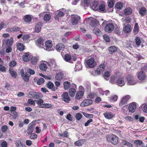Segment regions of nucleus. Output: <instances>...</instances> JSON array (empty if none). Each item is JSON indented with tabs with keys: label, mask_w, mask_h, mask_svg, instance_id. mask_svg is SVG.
Masks as SVG:
<instances>
[{
	"label": "nucleus",
	"mask_w": 147,
	"mask_h": 147,
	"mask_svg": "<svg viewBox=\"0 0 147 147\" xmlns=\"http://www.w3.org/2000/svg\"><path fill=\"white\" fill-rule=\"evenodd\" d=\"M107 140L108 142H111L114 145L117 144L118 138L114 135L108 136L107 138Z\"/></svg>",
	"instance_id": "1"
},
{
	"label": "nucleus",
	"mask_w": 147,
	"mask_h": 147,
	"mask_svg": "<svg viewBox=\"0 0 147 147\" xmlns=\"http://www.w3.org/2000/svg\"><path fill=\"white\" fill-rule=\"evenodd\" d=\"M127 84L129 85H134L137 83V81L134 79L132 75H129L126 78Z\"/></svg>",
	"instance_id": "2"
},
{
	"label": "nucleus",
	"mask_w": 147,
	"mask_h": 147,
	"mask_svg": "<svg viewBox=\"0 0 147 147\" xmlns=\"http://www.w3.org/2000/svg\"><path fill=\"white\" fill-rule=\"evenodd\" d=\"M29 93L32 96L33 98L38 99H41L42 97V94L38 92L30 91Z\"/></svg>",
	"instance_id": "3"
},
{
	"label": "nucleus",
	"mask_w": 147,
	"mask_h": 147,
	"mask_svg": "<svg viewBox=\"0 0 147 147\" xmlns=\"http://www.w3.org/2000/svg\"><path fill=\"white\" fill-rule=\"evenodd\" d=\"M86 64L90 68H92L96 65V63L95 61V59L93 58H90L86 61Z\"/></svg>",
	"instance_id": "4"
},
{
	"label": "nucleus",
	"mask_w": 147,
	"mask_h": 147,
	"mask_svg": "<svg viewBox=\"0 0 147 147\" xmlns=\"http://www.w3.org/2000/svg\"><path fill=\"white\" fill-rule=\"evenodd\" d=\"M130 98V96L129 95H127L123 97L120 102L119 103V105L120 106L125 105L127 103L128 100Z\"/></svg>",
	"instance_id": "5"
},
{
	"label": "nucleus",
	"mask_w": 147,
	"mask_h": 147,
	"mask_svg": "<svg viewBox=\"0 0 147 147\" xmlns=\"http://www.w3.org/2000/svg\"><path fill=\"white\" fill-rule=\"evenodd\" d=\"M126 83L124 78L123 77H119L116 81L117 84L119 86H124Z\"/></svg>",
	"instance_id": "6"
},
{
	"label": "nucleus",
	"mask_w": 147,
	"mask_h": 147,
	"mask_svg": "<svg viewBox=\"0 0 147 147\" xmlns=\"http://www.w3.org/2000/svg\"><path fill=\"white\" fill-rule=\"evenodd\" d=\"M80 17L77 15H74L72 16L71 22L73 25H76L78 23V21L80 20Z\"/></svg>",
	"instance_id": "7"
},
{
	"label": "nucleus",
	"mask_w": 147,
	"mask_h": 147,
	"mask_svg": "<svg viewBox=\"0 0 147 147\" xmlns=\"http://www.w3.org/2000/svg\"><path fill=\"white\" fill-rule=\"evenodd\" d=\"M137 75L138 79L140 81L145 80L147 77L146 74L142 71L139 72Z\"/></svg>",
	"instance_id": "8"
},
{
	"label": "nucleus",
	"mask_w": 147,
	"mask_h": 147,
	"mask_svg": "<svg viewBox=\"0 0 147 147\" xmlns=\"http://www.w3.org/2000/svg\"><path fill=\"white\" fill-rule=\"evenodd\" d=\"M114 29L113 25L111 23L107 24L104 28L105 30L107 32H111Z\"/></svg>",
	"instance_id": "9"
},
{
	"label": "nucleus",
	"mask_w": 147,
	"mask_h": 147,
	"mask_svg": "<svg viewBox=\"0 0 147 147\" xmlns=\"http://www.w3.org/2000/svg\"><path fill=\"white\" fill-rule=\"evenodd\" d=\"M92 103V100L89 99H85L80 103V106L82 107H84L91 104Z\"/></svg>",
	"instance_id": "10"
},
{
	"label": "nucleus",
	"mask_w": 147,
	"mask_h": 147,
	"mask_svg": "<svg viewBox=\"0 0 147 147\" xmlns=\"http://www.w3.org/2000/svg\"><path fill=\"white\" fill-rule=\"evenodd\" d=\"M62 98L63 100L67 103L68 102L71 100L70 97L67 92H64L63 93L62 95Z\"/></svg>",
	"instance_id": "11"
},
{
	"label": "nucleus",
	"mask_w": 147,
	"mask_h": 147,
	"mask_svg": "<svg viewBox=\"0 0 147 147\" xmlns=\"http://www.w3.org/2000/svg\"><path fill=\"white\" fill-rule=\"evenodd\" d=\"M105 66L104 64H101L99 65L96 71L98 75H99L102 73L104 70Z\"/></svg>",
	"instance_id": "12"
},
{
	"label": "nucleus",
	"mask_w": 147,
	"mask_h": 147,
	"mask_svg": "<svg viewBox=\"0 0 147 147\" xmlns=\"http://www.w3.org/2000/svg\"><path fill=\"white\" fill-rule=\"evenodd\" d=\"M43 42V39L42 38H40L36 40V45L39 47L43 48L44 46Z\"/></svg>",
	"instance_id": "13"
},
{
	"label": "nucleus",
	"mask_w": 147,
	"mask_h": 147,
	"mask_svg": "<svg viewBox=\"0 0 147 147\" xmlns=\"http://www.w3.org/2000/svg\"><path fill=\"white\" fill-rule=\"evenodd\" d=\"M84 94V91L79 90L77 92L76 94L75 98L76 99L79 100L82 98Z\"/></svg>",
	"instance_id": "14"
},
{
	"label": "nucleus",
	"mask_w": 147,
	"mask_h": 147,
	"mask_svg": "<svg viewBox=\"0 0 147 147\" xmlns=\"http://www.w3.org/2000/svg\"><path fill=\"white\" fill-rule=\"evenodd\" d=\"M136 109V105L135 102H132L129 104L128 109L129 112L133 113Z\"/></svg>",
	"instance_id": "15"
},
{
	"label": "nucleus",
	"mask_w": 147,
	"mask_h": 147,
	"mask_svg": "<svg viewBox=\"0 0 147 147\" xmlns=\"http://www.w3.org/2000/svg\"><path fill=\"white\" fill-rule=\"evenodd\" d=\"M44 13H41L39 14V16L40 17H42L44 16L43 19L46 22L49 21L51 18V15L49 14H46L44 16Z\"/></svg>",
	"instance_id": "16"
},
{
	"label": "nucleus",
	"mask_w": 147,
	"mask_h": 147,
	"mask_svg": "<svg viewBox=\"0 0 147 147\" xmlns=\"http://www.w3.org/2000/svg\"><path fill=\"white\" fill-rule=\"evenodd\" d=\"M31 55L28 52L25 53L22 56L23 60L26 62L29 61Z\"/></svg>",
	"instance_id": "17"
},
{
	"label": "nucleus",
	"mask_w": 147,
	"mask_h": 147,
	"mask_svg": "<svg viewBox=\"0 0 147 147\" xmlns=\"http://www.w3.org/2000/svg\"><path fill=\"white\" fill-rule=\"evenodd\" d=\"M34 127V123L32 122L29 125L27 130V133L28 134H30L32 133Z\"/></svg>",
	"instance_id": "18"
},
{
	"label": "nucleus",
	"mask_w": 147,
	"mask_h": 147,
	"mask_svg": "<svg viewBox=\"0 0 147 147\" xmlns=\"http://www.w3.org/2000/svg\"><path fill=\"white\" fill-rule=\"evenodd\" d=\"M13 41V38H11L9 39L4 40L3 41V44H5L8 46H10L12 45Z\"/></svg>",
	"instance_id": "19"
},
{
	"label": "nucleus",
	"mask_w": 147,
	"mask_h": 147,
	"mask_svg": "<svg viewBox=\"0 0 147 147\" xmlns=\"http://www.w3.org/2000/svg\"><path fill=\"white\" fill-rule=\"evenodd\" d=\"M42 26V23L41 22L38 23L35 27V32L37 33L39 32L41 30Z\"/></svg>",
	"instance_id": "20"
},
{
	"label": "nucleus",
	"mask_w": 147,
	"mask_h": 147,
	"mask_svg": "<svg viewBox=\"0 0 147 147\" xmlns=\"http://www.w3.org/2000/svg\"><path fill=\"white\" fill-rule=\"evenodd\" d=\"M105 117L107 119H110L115 116L114 114H113L111 112H105L103 114Z\"/></svg>",
	"instance_id": "21"
},
{
	"label": "nucleus",
	"mask_w": 147,
	"mask_h": 147,
	"mask_svg": "<svg viewBox=\"0 0 147 147\" xmlns=\"http://www.w3.org/2000/svg\"><path fill=\"white\" fill-rule=\"evenodd\" d=\"M118 78V76L117 75L112 76L111 77L109 82L113 84L116 83L117 80H117Z\"/></svg>",
	"instance_id": "22"
},
{
	"label": "nucleus",
	"mask_w": 147,
	"mask_h": 147,
	"mask_svg": "<svg viewBox=\"0 0 147 147\" xmlns=\"http://www.w3.org/2000/svg\"><path fill=\"white\" fill-rule=\"evenodd\" d=\"M64 15V13L63 11H59L56 13L55 18L57 20H58L59 18L63 17Z\"/></svg>",
	"instance_id": "23"
},
{
	"label": "nucleus",
	"mask_w": 147,
	"mask_h": 147,
	"mask_svg": "<svg viewBox=\"0 0 147 147\" xmlns=\"http://www.w3.org/2000/svg\"><path fill=\"white\" fill-rule=\"evenodd\" d=\"M131 26L130 25L128 24L125 25L123 29L124 31L126 33H128L129 32L131 31Z\"/></svg>",
	"instance_id": "24"
},
{
	"label": "nucleus",
	"mask_w": 147,
	"mask_h": 147,
	"mask_svg": "<svg viewBox=\"0 0 147 147\" xmlns=\"http://www.w3.org/2000/svg\"><path fill=\"white\" fill-rule=\"evenodd\" d=\"M139 13L142 16H145L147 13V10L145 7H142L140 9Z\"/></svg>",
	"instance_id": "25"
},
{
	"label": "nucleus",
	"mask_w": 147,
	"mask_h": 147,
	"mask_svg": "<svg viewBox=\"0 0 147 147\" xmlns=\"http://www.w3.org/2000/svg\"><path fill=\"white\" fill-rule=\"evenodd\" d=\"M47 85L49 88L51 89L53 91H55L57 89V88H53L54 84L53 83L51 82H49Z\"/></svg>",
	"instance_id": "26"
},
{
	"label": "nucleus",
	"mask_w": 147,
	"mask_h": 147,
	"mask_svg": "<svg viewBox=\"0 0 147 147\" xmlns=\"http://www.w3.org/2000/svg\"><path fill=\"white\" fill-rule=\"evenodd\" d=\"M76 92V90L75 88H71L69 90V96L71 97L74 96Z\"/></svg>",
	"instance_id": "27"
},
{
	"label": "nucleus",
	"mask_w": 147,
	"mask_h": 147,
	"mask_svg": "<svg viewBox=\"0 0 147 147\" xmlns=\"http://www.w3.org/2000/svg\"><path fill=\"white\" fill-rule=\"evenodd\" d=\"M63 74L61 72L58 73L56 74L55 77L56 79L59 80H61L63 78Z\"/></svg>",
	"instance_id": "28"
},
{
	"label": "nucleus",
	"mask_w": 147,
	"mask_h": 147,
	"mask_svg": "<svg viewBox=\"0 0 147 147\" xmlns=\"http://www.w3.org/2000/svg\"><path fill=\"white\" fill-rule=\"evenodd\" d=\"M45 45L47 50L51 48L53 46L52 42L50 40L46 41L45 42Z\"/></svg>",
	"instance_id": "29"
},
{
	"label": "nucleus",
	"mask_w": 147,
	"mask_h": 147,
	"mask_svg": "<svg viewBox=\"0 0 147 147\" xmlns=\"http://www.w3.org/2000/svg\"><path fill=\"white\" fill-rule=\"evenodd\" d=\"M93 32L96 35L98 36H100L102 34V33L101 31L99 30L97 28H94L93 30Z\"/></svg>",
	"instance_id": "30"
},
{
	"label": "nucleus",
	"mask_w": 147,
	"mask_h": 147,
	"mask_svg": "<svg viewBox=\"0 0 147 147\" xmlns=\"http://www.w3.org/2000/svg\"><path fill=\"white\" fill-rule=\"evenodd\" d=\"M47 68V65L44 63H41L39 65V69L42 71H46Z\"/></svg>",
	"instance_id": "31"
},
{
	"label": "nucleus",
	"mask_w": 147,
	"mask_h": 147,
	"mask_svg": "<svg viewBox=\"0 0 147 147\" xmlns=\"http://www.w3.org/2000/svg\"><path fill=\"white\" fill-rule=\"evenodd\" d=\"M108 50L111 54L115 53L117 51V48L115 46H113L109 47Z\"/></svg>",
	"instance_id": "32"
},
{
	"label": "nucleus",
	"mask_w": 147,
	"mask_h": 147,
	"mask_svg": "<svg viewBox=\"0 0 147 147\" xmlns=\"http://www.w3.org/2000/svg\"><path fill=\"white\" fill-rule=\"evenodd\" d=\"M65 47V46L61 43L57 44L56 46V48L58 51L63 50Z\"/></svg>",
	"instance_id": "33"
},
{
	"label": "nucleus",
	"mask_w": 147,
	"mask_h": 147,
	"mask_svg": "<svg viewBox=\"0 0 147 147\" xmlns=\"http://www.w3.org/2000/svg\"><path fill=\"white\" fill-rule=\"evenodd\" d=\"M30 76V75L27 72L25 73V74L22 77L23 78L24 80L26 82H28L29 80V78Z\"/></svg>",
	"instance_id": "34"
},
{
	"label": "nucleus",
	"mask_w": 147,
	"mask_h": 147,
	"mask_svg": "<svg viewBox=\"0 0 147 147\" xmlns=\"http://www.w3.org/2000/svg\"><path fill=\"white\" fill-rule=\"evenodd\" d=\"M17 49L20 51H22L24 49V45L20 43H18L17 45Z\"/></svg>",
	"instance_id": "35"
},
{
	"label": "nucleus",
	"mask_w": 147,
	"mask_h": 147,
	"mask_svg": "<svg viewBox=\"0 0 147 147\" xmlns=\"http://www.w3.org/2000/svg\"><path fill=\"white\" fill-rule=\"evenodd\" d=\"M63 86L64 89L67 90L71 86V84L69 82L65 81L63 83Z\"/></svg>",
	"instance_id": "36"
},
{
	"label": "nucleus",
	"mask_w": 147,
	"mask_h": 147,
	"mask_svg": "<svg viewBox=\"0 0 147 147\" xmlns=\"http://www.w3.org/2000/svg\"><path fill=\"white\" fill-rule=\"evenodd\" d=\"M132 12V9L130 7L125 8L124 11V13L126 15H128L131 14Z\"/></svg>",
	"instance_id": "37"
},
{
	"label": "nucleus",
	"mask_w": 147,
	"mask_h": 147,
	"mask_svg": "<svg viewBox=\"0 0 147 147\" xmlns=\"http://www.w3.org/2000/svg\"><path fill=\"white\" fill-rule=\"evenodd\" d=\"M90 0H82V5L84 7L88 6L89 5Z\"/></svg>",
	"instance_id": "38"
},
{
	"label": "nucleus",
	"mask_w": 147,
	"mask_h": 147,
	"mask_svg": "<svg viewBox=\"0 0 147 147\" xmlns=\"http://www.w3.org/2000/svg\"><path fill=\"white\" fill-rule=\"evenodd\" d=\"M39 100H35V101L36 103H37L38 105H39V107L40 108H42L41 107H42V105H43L44 101L43 100L41 99H39Z\"/></svg>",
	"instance_id": "39"
},
{
	"label": "nucleus",
	"mask_w": 147,
	"mask_h": 147,
	"mask_svg": "<svg viewBox=\"0 0 147 147\" xmlns=\"http://www.w3.org/2000/svg\"><path fill=\"white\" fill-rule=\"evenodd\" d=\"M24 20L26 22H29L31 21V17L30 15H26L24 16Z\"/></svg>",
	"instance_id": "40"
},
{
	"label": "nucleus",
	"mask_w": 147,
	"mask_h": 147,
	"mask_svg": "<svg viewBox=\"0 0 147 147\" xmlns=\"http://www.w3.org/2000/svg\"><path fill=\"white\" fill-rule=\"evenodd\" d=\"M38 61V57H33L31 59V61L32 64H36Z\"/></svg>",
	"instance_id": "41"
},
{
	"label": "nucleus",
	"mask_w": 147,
	"mask_h": 147,
	"mask_svg": "<svg viewBox=\"0 0 147 147\" xmlns=\"http://www.w3.org/2000/svg\"><path fill=\"white\" fill-rule=\"evenodd\" d=\"M115 6L117 9H121L123 7V5L122 3L118 2L116 3Z\"/></svg>",
	"instance_id": "42"
},
{
	"label": "nucleus",
	"mask_w": 147,
	"mask_h": 147,
	"mask_svg": "<svg viewBox=\"0 0 147 147\" xmlns=\"http://www.w3.org/2000/svg\"><path fill=\"white\" fill-rule=\"evenodd\" d=\"M84 140H78L74 143L75 145L77 146H81L84 143Z\"/></svg>",
	"instance_id": "43"
},
{
	"label": "nucleus",
	"mask_w": 147,
	"mask_h": 147,
	"mask_svg": "<svg viewBox=\"0 0 147 147\" xmlns=\"http://www.w3.org/2000/svg\"><path fill=\"white\" fill-rule=\"evenodd\" d=\"M64 59L65 61L69 62L71 59V57L69 54H67L65 55Z\"/></svg>",
	"instance_id": "44"
},
{
	"label": "nucleus",
	"mask_w": 147,
	"mask_h": 147,
	"mask_svg": "<svg viewBox=\"0 0 147 147\" xmlns=\"http://www.w3.org/2000/svg\"><path fill=\"white\" fill-rule=\"evenodd\" d=\"M139 26L137 23H136L134 26V32L135 34H137L139 32Z\"/></svg>",
	"instance_id": "45"
},
{
	"label": "nucleus",
	"mask_w": 147,
	"mask_h": 147,
	"mask_svg": "<svg viewBox=\"0 0 147 147\" xmlns=\"http://www.w3.org/2000/svg\"><path fill=\"white\" fill-rule=\"evenodd\" d=\"M110 75V74L109 72L108 71L105 72L103 75L104 78L106 80H108L109 79V77Z\"/></svg>",
	"instance_id": "46"
},
{
	"label": "nucleus",
	"mask_w": 147,
	"mask_h": 147,
	"mask_svg": "<svg viewBox=\"0 0 147 147\" xmlns=\"http://www.w3.org/2000/svg\"><path fill=\"white\" fill-rule=\"evenodd\" d=\"M134 143L137 145V147H140V146L142 145L143 142L142 141L137 140L134 141Z\"/></svg>",
	"instance_id": "47"
},
{
	"label": "nucleus",
	"mask_w": 147,
	"mask_h": 147,
	"mask_svg": "<svg viewBox=\"0 0 147 147\" xmlns=\"http://www.w3.org/2000/svg\"><path fill=\"white\" fill-rule=\"evenodd\" d=\"M42 106V107H41L42 108L48 109L51 108L52 105L50 103H44Z\"/></svg>",
	"instance_id": "48"
},
{
	"label": "nucleus",
	"mask_w": 147,
	"mask_h": 147,
	"mask_svg": "<svg viewBox=\"0 0 147 147\" xmlns=\"http://www.w3.org/2000/svg\"><path fill=\"white\" fill-rule=\"evenodd\" d=\"M115 2L113 0H109L108 5L109 7L111 8L113 7Z\"/></svg>",
	"instance_id": "49"
},
{
	"label": "nucleus",
	"mask_w": 147,
	"mask_h": 147,
	"mask_svg": "<svg viewBox=\"0 0 147 147\" xmlns=\"http://www.w3.org/2000/svg\"><path fill=\"white\" fill-rule=\"evenodd\" d=\"M117 96L114 95L112 96L110 98L109 100L111 102H114L116 101L117 99Z\"/></svg>",
	"instance_id": "50"
},
{
	"label": "nucleus",
	"mask_w": 147,
	"mask_h": 147,
	"mask_svg": "<svg viewBox=\"0 0 147 147\" xmlns=\"http://www.w3.org/2000/svg\"><path fill=\"white\" fill-rule=\"evenodd\" d=\"M9 72L13 77H16L17 76L16 73L13 71V70L11 69H9Z\"/></svg>",
	"instance_id": "51"
},
{
	"label": "nucleus",
	"mask_w": 147,
	"mask_h": 147,
	"mask_svg": "<svg viewBox=\"0 0 147 147\" xmlns=\"http://www.w3.org/2000/svg\"><path fill=\"white\" fill-rule=\"evenodd\" d=\"M91 25L93 27L95 28L97 27L98 26V22L95 20L93 21L91 24Z\"/></svg>",
	"instance_id": "52"
},
{
	"label": "nucleus",
	"mask_w": 147,
	"mask_h": 147,
	"mask_svg": "<svg viewBox=\"0 0 147 147\" xmlns=\"http://www.w3.org/2000/svg\"><path fill=\"white\" fill-rule=\"evenodd\" d=\"M44 79L42 78H40L37 81V83L39 85H40L44 83Z\"/></svg>",
	"instance_id": "53"
},
{
	"label": "nucleus",
	"mask_w": 147,
	"mask_h": 147,
	"mask_svg": "<svg viewBox=\"0 0 147 147\" xmlns=\"http://www.w3.org/2000/svg\"><path fill=\"white\" fill-rule=\"evenodd\" d=\"M49 64L50 66L55 67L56 63L54 60L51 59L49 62Z\"/></svg>",
	"instance_id": "54"
},
{
	"label": "nucleus",
	"mask_w": 147,
	"mask_h": 147,
	"mask_svg": "<svg viewBox=\"0 0 147 147\" xmlns=\"http://www.w3.org/2000/svg\"><path fill=\"white\" fill-rule=\"evenodd\" d=\"M15 144L17 147H25L20 141H16L15 142Z\"/></svg>",
	"instance_id": "55"
},
{
	"label": "nucleus",
	"mask_w": 147,
	"mask_h": 147,
	"mask_svg": "<svg viewBox=\"0 0 147 147\" xmlns=\"http://www.w3.org/2000/svg\"><path fill=\"white\" fill-rule=\"evenodd\" d=\"M103 37L105 41L109 42L110 41L109 37L107 34H104L103 36Z\"/></svg>",
	"instance_id": "56"
},
{
	"label": "nucleus",
	"mask_w": 147,
	"mask_h": 147,
	"mask_svg": "<svg viewBox=\"0 0 147 147\" xmlns=\"http://www.w3.org/2000/svg\"><path fill=\"white\" fill-rule=\"evenodd\" d=\"M99 9L102 11H104L105 10V5L103 4L100 5L99 6Z\"/></svg>",
	"instance_id": "57"
},
{
	"label": "nucleus",
	"mask_w": 147,
	"mask_h": 147,
	"mask_svg": "<svg viewBox=\"0 0 147 147\" xmlns=\"http://www.w3.org/2000/svg\"><path fill=\"white\" fill-rule=\"evenodd\" d=\"M135 42L137 45H140L141 44V40L139 37H137L135 39Z\"/></svg>",
	"instance_id": "58"
},
{
	"label": "nucleus",
	"mask_w": 147,
	"mask_h": 147,
	"mask_svg": "<svg viewBox=\"0 0 147 147\" xmlns=\"http://www.w3.org/2000/svg\"><path fill=\"white\" fill-rule=\"evenodd\" d=\"M0 71L3 72H6V68L2 65H0Z\"/></svg>",
	"instance_id": "59"
},
{
	"label": "nucleus",
	"mask_w": 147,
	"mask_h": 147,
	"mask_svg": "<svg viewBox=\"0 0 147 147\" xmlns=\"http://www.w3.org/2000/svg\"><path fill=\"white\" fill-rule=\"evenodd\" d=\"M82 116V115L81 113H78L76 114V118L77 120H79L81 119Z\"/></svg>",
	"instance_id": "60"
},
{
	"label": "nucleus",
	"mask_w": 147,
	"mask_h": 147,
	"mask_svg": "<svg viewBox=\"0 0 147 147\" xmlns=\"http://www.w3.org/2000/svg\"><path fill=\"white\" fill-rule=\"evenodd\" d=\"M28 102L29 104L34 106L35 105V101L33 100L30 99L28 100Z\"/></svg>",
	"instance_id": "61"
},
{
	"label": "nucleus",
	"mask_w": 147,
	"mask_h": 147,
	"mask_svg": "<svg viewBox=\"0 0 147 147\" xmlns=\"http://www.w3.org/2000/svg\"><path fill=\"white\" fill-rule=\"evenodd\" d=\"M37 135L35 133L32 134L30 136V138L31 139H35L37 138Z\"/></svg>",
	"instance_id": "62"
},
{
	"label": "nucleus",
	"mask_w": 147,
	"mask_h": 147,
	"mask_svg": "<svg viewBox=\"0 0 147 147\" xmlns=\"http://www.w3.org/2000/svg\"><path fill=\"white\" fill-rule=\"evenodd\" d=\"M16 62L15 61H13L10 63L9 66L11 67H13L16 65Z\"/></svg>",
	"instance_id": "63"
},
{
	"label": "nucleus",
	"mask_w": 147,
	"mask_h": 147,
	"mask_svg": "<svg viewBox=\"0 0 147 147\" xmlns=\"http://www.w3.org/2000/svg\"><path fill=\"white\" fill-rule=\"evenodd\" d=\"M92 121V119H90L88 120L84 124V125L85 126H88L89 124Z\"/></svg>",
	"instance_id": "64"
}]
</instances>
